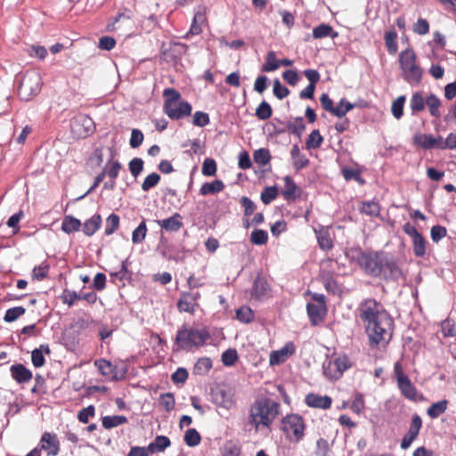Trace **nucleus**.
<instances>
[{
	"label": "nucleus",
	"instance_id": "nucleus-1",
	"mask_svg": "<svg viewBox=\"0 0 456 456\" xmlns=\"http://www.w3.org/2000/svg\"><path fill=\"white\" fill-rule=\"evenodd\" d=\"M371 344H387L392 338L393 319L384 306L372 298L363 300L358 307Z\"/></svg>",
	"mask_w": 456,
	"mask_h": 456
},
{
	"label": "nucleus",
	"instance_id": "nucleus-2",
	"mask_svg": "<svg viewBox=\"0 0 456 456\" xmlns=\"http://www.w3.org/2000/svg\"><path fill=\"white\" fill-rule=\"evenodd\" d=\"M281 405L278 402L267 397H257L248 409L247 425L258 431L269 428L280 415Z\"/></svg>",
	"mask_w": 456,
	"mask_h": 456
},
{
	"label": "nucleus",
	"instance_id": "nucleus-3",
	"mask_svg": "<svg viewBox=\"0 0 456 456\" xmlns=\"http://www.w3.org/2000/svg\"><path fill=\"white\" fill-rule=\"evenodd\" d=\"M86 166L98 171H119L122 166L118 159L115 142L110 145L97 147L88 158Z\"/></svg>",
	"mask_w": 456,
	"mask_h": 456
},
{
	"label": "nucleus",
	"instance_id": "nucleus-4",
	"mask_svg": "<svg viewBox=\"0 0 456 456\" xmlns=\"http://www.w3.org/2000/svg\"><path fill=\"white\" fill-rule=\"evenodd\" d=\"M417 56L412 49H406L399 54L400 69L403 79L411 86L420 83L423 70L416 62Z\"/></svg>",
	"mask_w": 456,
	"mask_h": 456
},
{
	"label": "nucleus",
	"instance_id": "nucleus-5",
	"mask_svg": "<svg viewBox=\"0 0 456 456\" xmlns=\"http://www.w3.org/2000/svg\"><path fill=\"white\" fill-rule=\"evenodd\" d=\"M209 338L206 329H195L183 326L177 331L175 344L180 349L190 350L203 346Z\"/></svg>",
	"mask_w": 456,
	"mask_h": 456
},
{
	"label": "nucleus",
	"instance_id": "nucleus-6",
	"mask_svg": "<svg viewBox=\"0 0 456 456\" xmlns=\"http://www.w3.org/2000/svg\"><path fill=\"white\" fill-rule=\"evenodd\" d=\"M42 78L37 70H28L21 77L18 93L23 101H29L41 91Z\"/></svg>",
	"mask_w": 456,
	"mask_h": 456
},
{
	"label": "nucleus",
	"instance_id": "nucleus-7",
	"mask_svg": "<svg viewBox=\"0 0 456 456\" xmlns=\"http://www.w3.org/2000/svg\"><path fill=\"white\" fill-rule=\"evenodd\" d=\"M352 366L346 355L330 358L323 363V373L330 380L338 379Z\"/></svg>",
	"mask_w": 456,
	"mask_h": 456
},
{
	"label": "nucleus",
	"instance_id": "nucleus-8",
	"mask_svg": "<svg viewBox=\"0 0 456 456\" xmlns=\"http://www.w3.org/2000/svg\"><path fill=\"white\" fill-rule=\"evenodd\" d=\"M394 376L401 393L409 400L417 401L418 391L407 375L404 374L402 364L397 362L394 366Z\"/></svg>",
	"mask_w": 456,
	"mask_h": 456
},
{
	"label": "nucleus",
	"instance_id": "nucleus-9",
	"mask_svg": "<svg viewBox=\"0 0 456 456\" xmlns=\"http://www.w3.org/2000/svg\"><path fill=\"white\" fill-rule=\"evenodd\" d=\"M282 430L293 441L298 442L304 436L305 425L301 416L290 414L282 420Z\"/></svg>",
	"mask_w": 456,
	"mask_h": 456
},
{
	"label": "nucleus",
	"instance_id": "nucleus-10",
	"mask_svg": "<svg viewBox=\"0 0 456 456\" xmlns=\"http://www.w3.org/2000/svg\"><path fill=\"white\" fill-rule=\"evenodd\" d=\"M383 256L381 254H362L359 262L366 273L378 277L380 275Z\"/></svg>",
	"mask_w": 456,
	"mask_h": 456
},
{
	"label": "nucleus",
	"instance_id": "nucleus-11",
	"mask_svg": "<svg viewBox=\"0 0 456 456\" xmlns=\"http://www.w3.org/2000/svg\"><path fill=\"white\" fill-rule=\"evenodd\" d=\"M93 120L86 115H78L70 122V127L74 134L78 137H86L92 132Z\"/></svg>",
	"mask_w": 456,
	"mask_h": 456
},
{
	"label": "nucleus",
	"instance_id": "nucleus-12",
	"mask_svg": "<svg viewBox=\"0 0 456 456\" xmlns=\"http://www.w3.org/2000/svg\"><path fill=\"white\" fill-rule=\"evenodd\" d=\"M191 110V105L186 101L175 102L172 106H164V112L174 120L190 116Z\"/></svg>",
	"mask_w": 456,
	"mask_h": 456
},
{
	"label": "nucleus",
	"instance_id": "nucleus-13",
	"mask_svg": "<svg viewBox=\"0 0 456 456\" xmlns=\"http://www.w3.org/2000/svg\"><path fill=\"white\" fill-rule=\"evenodd\" d=\"M379 276L392 280H397L402 276V271L393 257L384 255Z\"/></svg>",
	"mask_w": 456,
	"mask_h": 456
},
{
	"label": "nucleus",
	"instance_id": "nucleus-14",
	"mask_svg": "<svg viewBox=\"0 0 456 456\" xmlns=\"http://www.w3.org/2000/svg\"><path fill=\"white\" fill-rule=\"evenodd\" d=\"M414 143L425 150L444 149L443 138L435 137L432 134H418L413 137Z\"/></svg>",
	"mask_w": 456,
	"mask_h": 456
},
{
	"label": "nucleus",
	"instance_id": "nucleus-15",
	"mask_svg": "<svg viewBox=\"0 0 456 456\" xmlns=\"http://www.w3.org/2000/svg\"><path fill=\"white\" fill-rule=\"evenodd\" d=\"M40 444V449L46 451L48 455L55 456L60 451V443L55 434L49 432L44 433Z\"/></svg>",
	"mask_w": 456,
	"mask_h": 456
},
{
	"label": "nucleus",
	"instance_id": "nucleus-16",
	"mask_svg": "<svg viewBox=\"0 0 456 456\" xmlns=\"http://www.w3.org/2000/svg\"><path fill=\"white\" fill-rule=\"evenodd\" d=\"M321 301L317 304L315 303H308L306 305L308 316L313 324H317L320 322L326 312L325 305H324V297L320 296Z\"/></svg>",
	"mask_w": 456,
	"mask_h": 456
},
{
	"label": "nucleus",
	"instance_id": "nucleus-17",
	"mask_svg": "<svg viewBox=\"0 0 456 456\" xmlns=\"http://www.w3.org/2000/svg\"><path fill=\"white\" fill-rule=\"evenodd\" d=\"M270 295V287L266 280L261 275H257L254 281L251 296L257 300H263Z\"/></svg>",
	"mask_w": 456,
	"mask_h": 456
},
{
	"label": "nucleus",
	"instance_id": "nucleus-18",
	"mask_svg": "<svg viewBox=\"0 0 456 456\" xmlns=\"http://www.w3.org/2000/svg\"><path fill=\"white\" fill-rule=\"evenodd\" d=\"M305 403L312 408L327 410L330 408L332 399L329 395H320L311 393L305 396Z\"/></svg>",
	"mask_w": 456,
	"mask_h": 456
},
{
	"label": "nucleus",
	"instance_id": "nucleus-19",
	"mask_svg": "<svg viewBox=\"0 0 456 456\" xmlns=\"http://www.w3.org/2000/svg\"><path fill=\"white\" fill-rule=\"evenodd\" d=\"M295 348L293 344L289 343L281 349L273 351L270 355V364L278 365L286 361V359L294 354Z\"/></svg>",
	"mask_w": 456,
	"mask_h": 456
},
{
	"label": "nucleus",
	"instance_id": "nucleus-20",
	"mask_svg": "<svg viewBox=\"0 0 456 456\" xmlns=\"http://www.w3.org/2000/svg\"><path fill=\"white\" fill-rule=\"evenodd\" d=\"M182 216L175 213L169 218L157 221L159 227L168 232H177L183 226Z\"/></svg>",
	"mask_w": 456,
	"mask_h": 456
},
{
	"label": "nucleus",
	"instance_id": "nucleus-21",
	"mask_svg": "<svg viewBox=\"0 0 456 456\" xmlns=\"http://www.w3.org/2000/svg\"><path fill=\"white\" fill-rule=\"evenodd\" d=\"M11 373L18 383H26L32 379V372L22 364L12 365Z\"/></svg>",
	"mask_w": 456,
	"mask_h": 456
},
{
	"label": "nucleus",
	"instance_id": "nucleus-22",
	"mask_svg": "<svg viewBox=\"0 0 456 456\" xmlns=\"http://www.w3.org/2000/svg\"><path fill=\"white\" fill-rule=\"evenodd\" d=\"M285 185L281 191L282 196L287 200H295L300 196V188L290 179L289 176L284 178Z\"/></svg>",
	"mask_w": 456,
	"mask_h": 456
},
{
	"label": "nucleus",
	"instance_id": "nucleus-23",
	"mask_svg": "<svg viewBox=\"0 0 456 456\" xmlns=\"http://www.w3.org/2000/svg\"><path fill=\"white\" fill-rule=\"evenodd\" d=\"M197 305L193 301L191 292H183L177 303L180 312L193 313Z\"/></svg>",
	"mask_w": 456,
	"mask_h": 456
},
{
	"label": "nucleus",
	"instance_id": "nucleus-24",
	"mask_svg": "<svg viewBox=\"0 0 456 456\" xmlns=\"http://www.w3.org/2000/svg\"><path fill=\"white\" fill-rule=\"evenodd\" d=\"M171 444L170 439L165 436H157L153 442L148 447L151 454L161 452L168 448Z\"/></svg>",
	"mask_w": 456,
	"mask_h": 456
},
{
	"label": "nucleus",
	"instance_id": "nucleus-25",
	"mask_svg": "<svg viewBox=\"0 0 456 456\" xmlns=\"http://www.w3.org/2000/svg\"><path fill=\"white\" fill-rule=\"evenodd\" d=\"M102 218L100 215H94L86 220L83 225V232L87 236H92L101 226Z\"/></svg>",
	"mask_w": 456,
	"mask_h": 456
},
{
	"label": "nucleus",
	"instance_id": "nucleus-26",
	"mask_svg": "<svg viewBox=\"0 0 456 456\" xmlns=\"http://www.w3.org/2000/svg\"><path fill=\"white\" fill-rule=\"evenodd\" d=\"M359 211L369 216H378L380 212V208L378 202L374 200L363 201L359 207Z\"/></svg>",
	"mask_w": 456,
	"mask_h": 456
},
{
	"label": "nucleus",
	"instance_id": "nucleus-27",
	"mask_svg": "<svg viewBox=\"0 0 456 456\" xmlns=\"http://www.w3.org/2000/svg\"><path fill=\"white\" fill-rule=\"evenodd\" d=\"M80 227H81V222L77 218H76L72 216H66L63 218V221L61 224V230L65 233L69 234L73 232H77L79 230Z\"/></svg>",
	"mask_w": 456,
	"mask_h": 456
},
{
	"label": "nucleus",
	"instance_id": "nucleus-28",
	"mask_svg": "<svg viewBox=\"0 0 456 456\" xmlns=\"http://www.w3.org/2000/svg\"><path fill=\"white\" fill-rule=\"evenodd\" d=\"M426 105L428 106L429 113L432 117H441V112L439 110V108L441 106V101L436 95H435L434 94H430L426 98Z\"/></svg>",
	"mask_w": 456,
	"mask_h": 456
},
{
	"label": "nucleus",
	"instance_id": "nucleus-29",
	"mask_svg": "<svg viewBox=\"0 0 456 456\" xmlns=\"http://www.w3.org/2000/svg\"><path fill=\"white\" fill-rule=\"evenodd\" d=\"M224 188V185L221 180H215L211 183H204L200 191L202 195L216 194L223 191Z\"/></svg>",
	"mask_w": 456,
	"mask_h": 456
},
{
	"label": "nucleus",
	"instance_id": "nucleus-30",
	"mask_svg": "<svg viewBox=\"0 0 456 456\" xmlns=\"http://www.w3.org/2000/svg\"><path fill=\"white\" fill-rule=\"evenodd\" d=\"M337 36L338 33L334 32L332 27L329 24H321L313 30V37L314 38H323L327 37L334 38Z\"/></svg>",
	"mask_w": 456,
	"mask_h": 456
},
{
	"label": "nucleus",
	"instance_id": "nucleus-31",
	"mask_svg": "<svg viewBox=\"0 0 456 456\" xmlns=\"http://www.w3.org/2000/svg\"><path fill=\"white\" fill-rule=\"evenodd\" d=\"M426 106V99L419 92L414 93L410 101V107L412 114L424 110Z\"/></svg>",
	"mask_w": 456,
	"mask_h": 456
},
{
	"label": "nucleus",
	"instance_id": "nucleus-32",
	"mask_svg": "<svg viewBox=\"0 0 456 456\" xmlns=\"http://www.w3.org/2000/svg\"><path fill=\"white\" fill-rule=\"evenodd\" d=\"M287 129L289 132L300 138L305 130V124L303 118L299 117L295 118L293 121L289 122Z\"/></svg>",
	"mask_w": 456,
	"mask_h": 456
},
{
	"label": "nucleus",
	"instance_id": "nucleus-33",
	"mask_svg": "<svg viewBox=\"0 0 456 456\" xmlns=\"http://www.w3.org/2000/svg\"><path fill=\"white\" fill-rule=\"evenodd\" d=\"M448 405L447 400H441L439 402H436L429 406V408L427 411L428 415L432 418L436 419L438 418L441 414H443Z\"/></svg>",
	"mask_w": 456,
	"mask_h": 456
},
{
	"label": "nucleus",
	"instance_id": "nucleus-34",
	"mask_svg": "<svg viewBox=\"0 0 456 456\" xmlns=\"http://www.w3.org/2000/svg\"><path fill=\"white\" fill-rule=\"evenodd\" d=\"M291 159L296 169L304 168L308 163V159L301 154L297 145H294L291 150Z\"/></svg>",
	"mask_w": 456,
	"mask_h": 456
},
{
	"label": "nucleus",
	"instance_id": "nucleus-35",
	"mask_svg": "<svg viewBox=\"0 0 456 456\" xmlns=\"http://www.w3.org/2000/svg\"><path fill=\"white\" fill-rule=\"evenodd\" d=\"M127 419L122 415H115V416H105L102 418V426L106 429H110L112 428L123 425L126 423Z\"/></svg>",
	"mask_w": 456,
	"mask_h": 456
},
{
	"label": "nucleus",
	"instance_id": "nucleus-36",
	"mask_svg": "<svg viewBox=\"0 0 456 456\" xmlns=\"http://www.w3.org/2000/svg\"><path fill=\"white\" fill-rule=\"evenodd\" d=\"M280 63L279 61L276 59V54L273 51H270L267 53L265 57V62L262 66V71L263 72H271L273 70H276L279 69Z\"/></svg>",
	"mask_w": 456,
	"mask_h": 456
},
{
	"label": "nucleus",
	"instance_id": "nucleus-37",
	"mask_svg": "<svg viewBox=\"0 0 456 456\" xmlns=\"http://www.w3.org/2000/svg\"><path fill=\"white\" fill-rule=\"evenodd\" d=\"M163 97L165 99L164 106H172L174 103L181 102V94L175 88H166L163 91Z\"/></svg>",
	"mask_w": 456,
	"mask_h": 456
},
{
	"label": "nucleus",
	"instance_id": "nucleus-38",
	"mask_svg": "<svg viewBox=\"0 0 456 456\" xmlns=\"http://www.w3.org/2000/svg\"><path fill=\"white\" fill-rule=\"evenodd\" d=\"M323 142V138L321 135L318 129L313 130L311 134H309L306 142H305V147L308 150L311 149H317L319 148Z\"/></svg>",
	"mask_w": 456,
	"mask_h": 456
},
{
	"label": "nucleus",
	"instance_id": "nucleus-39",
	"mask_svg": "<svg viewBox=\"0 0 456 456\" xmlns=\"http://www.w3.org/2000/svg\"><path fill=\"white\" fill-rule=\"evenodd\" d=\"M397 33L395 30H389L385 34V43L387 51L390 54H395L397 52Z\"/></svg>",
	"mask_w": 456,
	"mask_h": 456
},
{
	"label": "nucleus",
	"instance_id": "nucleus-40",
	"mask_svg": "<svg viewBox=\"0 0 456 456\" xmlns=\"http://www.w3.org/2000/svg\"><path fill=\"white\" fill-rule=\"evenodd\" d=\"M253 159L255 163L265 166L269 163L271 159V154L268 149L260 148L255 151L253 154Z\"/></svg>",
	"mask_w": 456,
	"mask_h": 456
},
{
	"label": "nucleus",
	"instance_id": "nucleus-41",
	"mask_svg": "<svg viewBox=\"0 0 456 456\" xmlns=\"http://www.w3.org/2000/svg\"><path fill=\"white\" fill-rule=\"evenodd\" d=\"M273 115V110H272V107L271 105L265 102V101H263L259 105L258 107L256 108V116L260 119V120H266L268 118H270Z\"/></svg>",
	"mask_w": 456,
	"mask_h": 456
},
{
	"label": "nucleus",
	"instance_id": "nucleus-42",
	"mask_svg": "<svg viewBox=\"0 0 456 456\" xmlns=\"http://www.w3.org/2000/svg\"><path fill=\"white\" fill-rule=\"evenodd\" d=\"M212 368V362L208 357H202L198 360L194 366V372L198 375H205Z\"/></svg>",
	"mask_w": 456,
	"mask_h": 456
},
{
	"label": "nucleus",
	"instance_id": "nucleus-43",
	"mask_svg": "<svg viewBox=\"0 0 456 456\" xmlns=\"http://www.w3.org/2000/svg\"><path fill=\"white\" fill-rule=\"evenodd\" d=\"M405 100H406L405 96L401 95V96L397 97L392 103L391 111H392L393 116L396 119L401 118L403 115V106H404Z\"/></svg>",
	"mask_w": 456,
	"mask_h": 456
},
{
	"label": "nucleus",
	"instance_id": "nucleus-44",
	"mask_svg": "<svg viewBox=\"0 0 456 456\" xmlns=\"http://www.w3.org/2000/svg\"><path fill=\"white\" fill-rule=\"evenodd\" d=\"M201 436L195 428H190L185 432L184 442L190 447H194L200 443Z\"/></svg>",
	"mask_w": 456,
	"mask_h": 456
},
{
	"label": "nucleus",
	"instance_id": "nucleus-45",
	"mask_svg": "<svg viewBox=\"0 0 456 456\" xmlns=\"http://www.w3.org/2000/svg\"><path fill=\"white\" fill-rule=\"evenodd\" d=\"M147 233V226L144 221H142L137 228L132 233V241L134 244L142 242Z\"/></svg>",
	"mask_w": 456,
	"mask_h": 456
},
{
	"label": "nucleus",
	"instance_id": "nucleus-46",
	"mask_svg": "<svg viewBox=\"0 0 456 456\" xmlns=\"http://www.w3.org/2000/svg\"><path fill=\"white\" fill-rule=\"evenodd\" d=\"M205 20V15L202 12H196L194 14L192 24L190 28V33H191L192 35H199L200 33H201V24L204 23Z\"/></svg>",
	"mask_w": 456,
	"mask_h": 456
},
{
	"label": "nucleus",
	"instance_id": "nucleus-47",
	"mask_svg": "<svg viewBox=\"0 0 456 456\" xmlns=\"http://www.w3.org/2000/svg\"><path fill=\"white\" fill-rule=\"evenodd\" d=\"M25 308L22 306H16L10 308L5 312L4 320L6 322H12L16 321L20 316L25 314Z\"/></svg>",
	"mask_w": 456,
	"mask_h": 456
},
{
	"label": "nucleus",
	"instance_id": "nucleus-48",
	"mask_svg": "<svg viewBox=\"0 0 456 456\" xmlns=\"http://www.w3.org/2000/svg\"><path fill=\"white\" fill-rule=\"evenodd\" d=\"M413 242V252L417 256H423L426 253V240L419 234L416 238L412 239Z\"/></svg>",
	"mask_w": 456,
	"mask_h": 456
},
{
	"label": "nucleus",
	"instance_id": "nucleus-49",
	"mask_svg": "<svg viewBox=\"0 0 456 456\" xmlns=\"http://www.w3.org/2000/svg\"><path fill=\"white\" fill-rule=\"evenodd\" d=\"M354 109V104L347 102L346 99H341L339 103L336 106L334 116L343 118L346 114Z\"/></svg>",
	"mask_w": 456,
	"mask_h": 456
},
{
	"label": "nucleus",
	"instance_id": "nucleus-50",
	"mask_svg": "<svg viewBox=\"0 0 456 456\" xmlns=\"http://www.w3.org/2000/svg\"><path fill=\"white\" fill-rule=\"evenodd\" d=\"M237 319L240 322L248 323L250 322L254 318L253 311L248 306H242L236 312Z\"/></svg>",
	"mask_w": 456,
	"mask_h": 456
},
{
	"label": "nucleus",
	"instance_id": "nucleus-51",
	"mask_svg": "<svg viewBox=\"0 0 456 456\" xmlns=\"http://www.w3.org/2000/svg\"><path fill=\"white\" fill-rule=\"evenodd\" d=\"M238 360V354L235 349L225 350L222 354V362L225 366H232Z\"/></svg>",
	"mask_w": 456,
	"mask_h": 456
},
{
	"label": "nucleus",
	"instance_id": "nucleus-52",
	"mask_svg": "<svg viewBox=\"0 0 456 456\" xmlns=\"http://www.w3.org/2000/svg\"><path fill=\"white\" fill-rule=\"evenodd\" d=\"M268 234L264 230H255L251 232L250 240L256 245H264L266 243Z\"/></svg>",
	"mask_w": 456,
	"mask_h": 456
},
{
	"label": "nucleus",
	"instance_id": "nucleus-53",
	"mask_svg": "<svg viewBox=\"0 0 456 456\" xmlns=\"http://www.w3.org/2000/svg\"><path fill=\"white\" fill-rule=\"evenodd\" d=\"M119 225V217L116 214L109 216L106 221L105 234L110 235Z\"/></svg>",
	"mask_w": 456,
	"mask_h": 456
},
{
	"label": "nucleus",
	"instance_id": "nucleus-54",
	"mask_svg": "<svg viewBox=\"0 0 456 456\" xmlns=\"http://www.w3.org/2000/svg\"><path fill=\"white\" fill-rule=\"evenodd\" d=\"M278 195V190L275 186L266 187L261 193V200L264 204L267 205L273 201Z\"/></svg>",
	"mask_w": 456,
	"mask_h": 456
},
{
	"label": "nucleus",
	"instance_id": "nucleus-55",
	"mask_svg": "<svg viewBox=\"0 0 456 456\" xmlns=\"http://www.w3.org/2000/svg\"><path fill=\"white\" fill-rule=\"evenodd\" d=\"M273 94L279 100H282L289 94V90L282 86L278 78L273 81Z\"/></svg>",
	"mask_w": 456,
	"mask_h": 456
},
{
	"label": "nucleus",
	"instance_id": "nucleus-56",
	"mask_svg": "<svg viewBox=\"0 0 456 456\" xmlns=\"http://www.w3.org/2000/svg\"><path fill=\"white\" fill-rule=\"evenodd\" d=\"M192 123L196 126L203 127L209 123V116L206 112L196 111L193 115Z\"/></svg>",
	"mask_w": 456,
	"mask_h": 456
},
{
	"label": "nucleus",
	"instance_id": "nucleus-57",
	"mask_svg": "<svg viewBox=\"0 0 456 456\" xmlns=\"http://www.w3.org/2000/svg\"><path fill=\"white\" fill-rule=\"evenodd\" d=\"M95 413L94 407L93 405H89L84 409H82L78 414L77 419L80 422L86 424L89 421V419L94 417Z\"/></svg>",
	"mask_w": 456,
	"mask_h": 456
},
{
	"label": "nucleus",
	"instance_id": "nucleus-58",
	"mask_svg": "<svg viewBox=\"0 0 456 456\" xmlns=\"http://www.w3.org/2000/svg\"><path fill=\"white\" fill-rule=\"evenodd\" d=\"M160 180V176L157 173L150 174L142 184V189L144 191H149L151 188L154 187Z\"/></svg>",
	"mask_w": 456,
	"mask_h": 456
},
{
	"label": "nucleus",
	"instance_id": "nucleus-59",
	"mask_svg": "<svg viewBox=\"0 0 456 456\" xmlns=\"http://www.w3.org/2000/svg\"><path fill=\"white\" fill-rule=\"evenodd\" d=\"M160 404L165 408L167 411H170L175 407V397L173 394L167 393L160 395L159 398Z\"/></svg>",
	"mask_w": 456,
	"mask_h": 456
},
{
	"label": "nucleus",
	"instance_id": "nucleus-60",
	"mask_svg": "<svg viewBox=\"0 0 456 456\" xmlns=\"http://www.w3.org/2000/svg\"><path fill=\"white\" fill-rule=\"evenodd\" d=\"M413 31L418 35H426L429 31V23L427 20L419 18L413 26Z\"/></svg>",
	"mask_w": 456,
	"mask_h": 456
},
{
	"label": "nucleus",
	"instance_id": "nucleus-61",
	"mask_svg": "<svg viewBox=\"0 0 456 456\" xmlns=\"http://www.w3.org/2000/svg\"><path fill=\"white\" fill-rule=\"evenodd\" d=\"M143 134L141 130L134 128L131 133V137L129 141V144L131 148H137L139 147L142 141H143Z\"/></svg>",
	"mask_w": 456,
	"mask_h": 456
},
{
	"label": "nucleus",
	"instance_id": "nucleus-62",
	"mask_svg": "<svg viewBox=\"0 0 456 456\" xmlns=\"http://www.w3.org/2000/svg\"><path fill=\"white\" fill-rule=\"evenodd\" d=\"M330 444L329 442L324 438H320L316 443V455L317 456H329Z\"/></svg>",
	"mask_w": 456,
	"mask_h": 456
},
{
	"label": "nucleus",
	"instance_id": "nucleus-63",
	"mask_svg": "<svg viewBox=\"0 0 456 456\" xmlns=\"http://www.w3.org/2000/svg\"><path fill=\"white\" fill-rule=\"evenodd\" d=\"M351 409L357 414H360L364 410V399L362 394H355L354 398L351 404Z\"/></svg>",
	"mask_w": 456,
	"mask_h": 456
},
{
	"label": "nucleus",
	"instance_id": "nucleus-64",
	"mask_svg": "<svg viewBox=\"0 0 456 456\" xmlns=\"http://www.w3.org/2000/svg\"><path fill=\"white\" fill-rule=\"evenodd\" d=\"M48 271H49V265L46 264H42L38 266H36L33 269L32 277L38 281L43 280L44 278H45L47 276Z\"/></svg>",
	"mask_w": 456,
	"mask_h": 456
}]
</instances>
